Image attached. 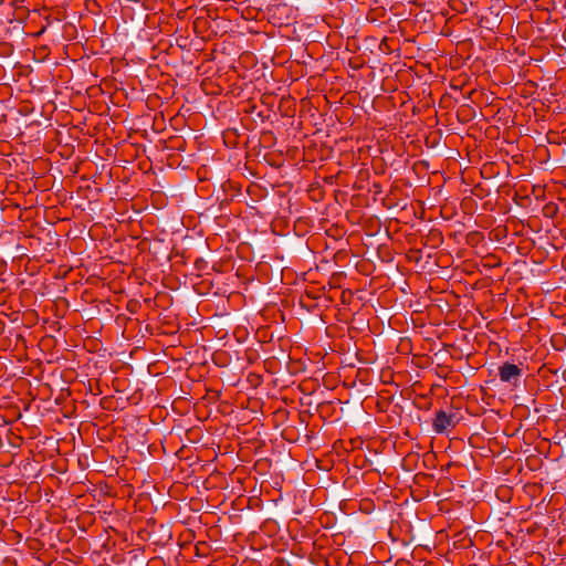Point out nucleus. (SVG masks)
<instances>
[{"instance_id": "nucleus-4", "label": "nucleus", "mask_w": 566, "mask_h": 566, "mask_svg": "<svg viewBox=\"0 0 566 566\" xmlns=\"http://www.w3.org/2000/svg\"><path fill=\"white\" fill-rule=\"evenodd\" d=\"M146 321H134V319L125 321V326H124L123 333L126 335V337H133L132 332L129 331V327H128V323H130L132 325H137L138 333L142 334V337H145V334H144V323Z\"/></svg>"}, {"instance_id": "nucleus-1", "label": "nucleus", "mask_w": 566, "mask_h": 566, "mask_svg": "<svg viewBox=\"0 0 566 566\" xmlns=\"http://www.w3.org/2000/svg\"><path fill=\"white\" fill-rule=\"evenodd\" d=\"M180 329L178 321H149L145 325V331L149 335H174Z\"/></svg>"}, {"instance_id": "nucleus-3", "label": "nucleus", "mask_w": 566, "mask_h": 566, "mask_svg": "<svg viewBox=\"0 0 566 566\" xmlns=\"http://www.w3.org/2000/svg\"><path fill=\"white\" fill-rule=\"evenodd\" d=\"M454 424L453 417L447 415L446 411L439 410L436 412L432 421V428L436 433H443L449 427H454Z\"/></svg>"}, {"instance_id": "nucleus-2", "label": "nucleus", "mask_w": 566, "mask_h": 566, "mask_svg": "<svg viewBox=\"0 0 566 566\" xmlns=\"http://www.w3.org/2000/svg\"><path fill=\"white\" fill-rule=\"evenodd\" d=\"M522 376V369L511 363H504L499 368V377L503 382L515 384Z\"/></svg>"}, {"instance_id": "nucleus-10", "label": "nucleus", "mask_w": 566, "mask_h": 566, "mask_svg": "<svg viewBox=\"0 0 566 566\" xmlns=\"http://www.w3.org/2000/svg\"><path fill=\"white\" fill-rule=\"evenodd\" d=\"M310 294H311V295H310V296H307V297H308L310 300H313V296H312V295H313V294H315V291H310Z\"/></svg>"}, {"instance_id": "nucleus-8", "label": "nucleus", "mask_w": 566, "mask_h": 566, "mask_svg": "<svg viewBox=\"0 0 566 566\" xmlns=\"http://www.w3.org/2000/svg\"><path fill=\"white\" fill-rule=\"evenodd\" d=\"M3 332V321H0V334Z\"/></svg>"}, {"instance_id": "nucleus-11", "label": "nucleus", "mask_w": 566, "mask_h": 566, "mask_svg": "<svg viewBox=\"0 0 566 566\" xmlns=\"http://www.w3.org/2000/svg\"><path fill=\"white\" fill-rule=\"evenodd\" d=\"M52 322V325L55 326L59 324V321H51Z\"/></svg>"}, {"instance_id": "nucleus-5", "label": "nucleus", "mask_w": 566, "mask_h": 566, "mask_svg": "<svg viewBox=\"0 0 566 566\" xmlns=\"http://www.w3.org/2000/svg\"><path fill=\"white\" fill-rule=\"evenodd\" d=\"M340 329L343 331V327H338L337 324H331L326 326L325 332L328 337H338L340 335Z\"/></svg>"}, {"instance_id": "nucleus-7", "label": "nucleus", "mask_w": 566, "mask_h": 566, "mask_svg": "<svg viewBox=\"0 0 566 566\" xmlns=\"http://www.w3.org/2000/svg\"><path fill=\"white\" fill-rule=\"evenodd\" d=\"M412 324H413V327L417 328V327H423L424 324L422 321H416V319H412Z\"/></svg>"}, {"instance_id": "nucleus-6", "label": "nucleus", "mask_w": 566, "mask_h": 566, "mask_svg": "<svg viewBox=\"0 0 566 566\" xmlns=\"http://www.w3.org/2000/svg\"><path fill=\"white\" fill-rule=\"evenodd\" d=\"M301 304H303L304 306L311 307V306L315 305V302H314V300H310L308 297H304V298H302Z\"/></svg>"}, {"instance_id": "nucleus-9", "label": "nucleus", "mask_w": 566, "mask_h": 566, "mask_svg": "<svg viewBox=\"0 0 566 566\" xmlns=\"http://www.w3.org/2000/svg\"><path fill=\"white\" fill-rule=\"evenodd\" d=\"M310 294H311V295H310V296H307V297H308L310 300H313V296H312V295H313V294H315V291H310Z\"/></svg>"}, {"instance_id": "nucleus-12", "label": "nucleus", "mask_w": 566, "mask_h": 566, "mask_svg": "<svg viewBox=\"0 0 566 566\" xmlns=\"http://www.w3.org/2000/svg\"><path fill=\"white\" fill-rule=\"evenodd\" d=\"M346 325H348V321H343ZM349 328V326H347V329Z\"/></svg>"}]
</instances>
